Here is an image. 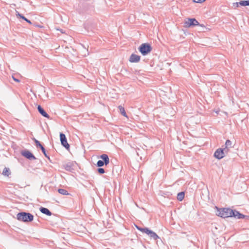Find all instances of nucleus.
Masks as SVG:
<instances>
[{
    "mask_svg": "<svg viewBox=\"0 0 249 249\" xmlns=\"http://www.w3.org/2000/svg\"><path fill=\"white\" fill-rule=\"evenodd\" d=\"M217 211L216 214L221 217L226 218V217H234L237 219H243L246 217H248V216L245 215L239 211L235 210H232L229 208H223L218 209L216 207Z\"/></svg>",
    "mask_w": 249,
    "mask_h": 249,
    "instance_id": "obj_1",
    "label": "nucleus"
},
{
    "mask_svg": "<svg viewBox=\"0 0 249 249\" xmlns=\"http://www.w3.org/2000/svg\"><path fill=\"white\" fill-rule=\"evenodd\" d=\"M34 216L30 213L21 212L17 214V219L19 221L25 223L32 222L34 220Z\"/></svg>",
    "mask_w": 249,
    "mask_h": 249,
    "instance_id": "obj_2",
    "label": "nucleus"
},
{
    "mask_svg": "<svg viewBox=\"0 0 249 249\" xmlns=\"http://www.w3.org/2000/svg\"><path fill=\"white\" fill-rule=\"evenodd\" d=\"M138 50L142 55H146L151 52L152 48L149 43H144L139 46Z\"/></svg>",
    "mask_w": 249,
    "mask_h": 249,
    "instance_id": "obj_3",
    "label": "nucleus"
},
{
    "mask_svg": "<svg viewBox=\"0 0 249 249\" xmlns=\"http://www.w3.org/2000/svg\"><path fill=\"white\" fill-rule=\"evenodd\" d=\"M196 26H203L195 18H189L188 20L186 21L184 23V26L187 28L193 27Z\"/></svg>",
    "mask_w": 249,
    "mask_h": 249,
    "instance_id": "obj_4",
    "label": "nucleus"
},
{
    "mask_svg": "<svg viewBox=\"0 0 249 249\" xmlns=\"http://www.w3.org/2000/svg\"><path fill=\"white\" fill-rule=\"evenodd\" d=\"M227 152L224 148H219L215 151L213 156L216 159L220 160L225 157V153Z\"/></svg>",
    "mask_w": 249,
    "mask_h": 249,
    "instance_id": "obj_5",
    "label": "nucleus"
},
{
    "mask_svg": "<svg viewBox=\"0 0 249 249\" xmlns=\"http://www.w3.org/2000/svg\"><path fill=\"white\" fill-rule=\"evenodd\" d=\"M60 140L61 142V145L63 147H64L66 149H69L70 145L67 142V139L66 137V135L62 132L60 133Z\"/></svg>",
    "mask_w": 249,
    "mask_h": 249,
    "instance_id": "obj_6",
    "label": "nucleus"
},
{
    "mask_svg": "<svg viewBox=\"0 0 249 249\" xmlns=\"http://www.w3.org/2000/svg\"><path fill=\"white\" fill-rule=\"evenodd\" d=\"M21 154L23 157L29 160H35L36 159L33 154L28 150L22 151Z\"/></svg>",
    "mask_w": 249,
    "mask_h": 249,
    "instance_id": "obj_7",
    "label": "nucleus"
},
{
    "mask_svg": "<svg viewBox=\"0 0 249 249\" xmlns=\"http://www.w3.org/2000/svg\"><path fill=\"white\" fill-rule=\"evenodd\" d=\"M141 56L134 53H132L129 57V61L131 63H138L140 61Z\"/></svg>",
    "mask_w": 249,
    "mask_h": 249,
    "instance_id": "obj_8",
    "label": "nucleus"
},
{
    "mask_svg": "<svg viewBox=\"0 0 249 249\" xmlns=\"http://www.w3.org/2000/svg\"><path fill=\"white\" fill-rule=\"evenodd\" d=\"M37 110L39 113L43 117L47 118L48 119L50 118V116L45 111V110L41 107L40 105H38L37 106Z\"/></svg>",
    "mask_w": 249,
    "mask_h": 249,
    "instance_id": "obj_9",
    "label": "nucleus"
},
{
    "mask_svg": "<svg viewBox=\"0 0 249 249\" xmlns=\"http://www.w3.org/2000/svg\"><path fill=\"white\" fill-rule=\"evenodd\" d=\"M99 158L101 159V160H102L104 162L106 163L107 164H108L109 163V159L107 154H104L100 156Z\"/></svg>",
    "mask_w": 249,
    "mask_h": 249,
    "instance_id": "obj_10",
    "label": "nucleus"
},
{
    "mask_svg": "<svg viewBox=\"0 0 249 249\" xmlns=\"http://www.w3.org/2000/svg\"><path fill=\"white\" fill-rule=\"evenodd\" d=\"M39 210L42 213L45 214L48 216H51L52 214L51 212L48 208L41 207L39 208Z\"/></svg>",
    "mask_w": 249,
    "mask_h": 249,
    "instance_id": "obj_11",
    "label": "nucleus"
},
{
    "mask_svg": "<svg viewBox=\"0 0 249 249\" xmlns=\"http://www.w3.org/2000/svg\"><path fill=\"white\" fill-rule=\"evenodd\" d=\"M33 140L35 142V143L36 144V146L37 148H40L41 150L44 149L45 148L41 144V143H40V142L39 141L37 140L35 138H33Z\"/></svg>",
    "mask_w": 249,
    "mask_h": 249,
    "instance_id": "obj_12",
    "label": "nucleus"
},
{
    "mask_svg": "<svg viewBox=\"0 0 249 249\" xmlns=\"http://www.w3.org/2000/svg\"><path fill=\"white\" fill-rule=\"evenodd\" d=\"M16 13H17L16 14L17 17L20 18H22V19H23L24 20L26 21L27 22H28V23H29L30 24H32V22L30 20L27 19L26 17H25L23 15L19 13L17 11L16 12Z\"/></svg>",
    "mask_w": 249,
    "mask_h": 249,
    "instance_id": "obj_13",
    "label": "nucleus"
},
{
    "mask_svg": "<svg viewBox=\"0 0 249 249\" xmlns=\"http://www.w3.org/2000/svg\"><path fill=\"white\" fill-rule=\"evenodd\" d=\"M232 142L230 140H227L226 141L225 144V147L224 148L227 152H228L229 151V147H231Z\"/></svg>",
    "mask_w": 249,
    "mask_h": 249,
    "instance_id": "obj_14",
    "label": "nucleus"
},
{
    "mask_svg": "<svg viewBox=\"0 0 249 249\" xmlns=\"http://www.w3.org/2000/svg\"><path fill=\"white\" fill-rule=\"evenodd\" d=\"M148 236L151 238L153 239L154 240H157L160 238L159 236L153 231H151L150 234H148Z\"/></svg>",
    "mask_w": 249,
    "mask_h": 249,
    "instance_id": "obj_15",
    "label": "nucleus"
},
{
    "mask_svg": "<svg viewBox=\"0 0 249 249\" xmlns=\"http://www.w3.org/2000/svg\"><path fill=\"white\" fill-rule=\"evenodd\" d=\"M64 168L67 171H71L72 170H73L72 167V164L70 162L64 165Z\"/></svg>",
    "mask_w": 249,
    "mask_h": 249,
    "instance_id": "obj_16",
    "label": "nucleus"
},
{
    "mask_svg": "<svg viewBox=\"0 0 249 249\" xmlns=\"http://www.w3.org/2000/svg\"><path fill=\"white\" fill-rule=\"evenodd\" d=\"M2 175L3 176L8 177L10 175H11V171L9 168L5 167L2 172Z\"/></svg>",
    "mask_w": 249,
    "mask_h": 249,
    "instance_id": "obj_17",
    "label": "nucleus"
},
{
    "mask_svg": "<svg viewBox=\"0 0 249 249\" xmlns=\"http://www.w3.org/2000/svg\"><path fill=\"white\" fill-rule=\"evenodd\" d=\"M185 196V193L184 192H181L178 194L177 195V199L180 201H182Z\"/></svg>",
    "mask_w": 249,
    "mask_h": 249,
    "instance_id": "obj_18",
    "label": "nucleus"
},
{
    "mask_svg": "<svg viewBox=\"0 0 249 249\" xmlns=\"http://www.w3.org/2000/svg\"><path fill=\"white\" fill-rule=\"evenodd\" d=\"M58 192L59 194L67 196V195H70V194L68 193V192L64 189H62V188L58 189Z\"/></svg>",
    "mask_w": 249,
    "mask_h": 249,
    "instance_id": "obj_19",
    "label": "nucleus"
},
{
    "mask_svg": "<svg viewBox=\"0 0 249 249\" xmlns=\"http://www.w3.org/2000/svg\"><path fill=\"white\" fill-rule=\"evenodd\" d=\"M239 3L240 5L242 6H249V0H240Z\"/></svg>",
    "mask_w": 249,
    "mask_h": 249,
    "instance_id": "obj_20",
    "label": "nucleus"
},
{
    "mask_svg": "<svg viewBox=\"0 0 249 249\" xmlns=\"http://www.w3.org/2000/svg\"><path fill=\"white\" fill-rule=\"evenodd\" d=\"M119 110H120V113H121V114L124 117H127L126 113L125 111V109H124V107L120 106H119Z\"/></svg>",
    "mask_w": 249,
    "mask_h": 249,
    "instance_id": "obj_21",
    "label": "nucleus"
},
{
    "mask_svg": "<svg viewBox=\"0 0 249 249\" xmlns=\"http://www.w3.org/2000/svg\"><path fill=\"white\" fill-rule=\"evenodd\" d=\"M96 166L98 167H101L104 165H106L107 166V164L106 163H105V162H104L102 160H99L97 163H96Z\"/></svg>",
    "mask_w": 249,
    "mask_h": 249,
    "instance_id": "obj_22",
    "label": "nucleus"
},
{
    "mask_svg": "<svg viewBox=\"0 0 249 249\" xmlns=\"http://www.w3.org/2000/svg\"><path fill=\"white\" fill-rule=\"evenodd\" d=\"M97 171L99 174H103L105 173V169L101 167H99Z\"/></svg>",
    "mask_w": 249,
    "mask_h": 249,
    "instance_id": "obj_23",
    "label": "nucleus"
},
{
    "mask_svg": "<svg viewBox=\"0 0 249 249\" xmlns=\"http://www.w3.org/2000/svg\"><path fill=\"white\" fill-rule=\"evenodd\" d=\"M41 151H42L43 154H44V155L45 156V157L46 158H47L50 161H51L50 157L47 154V152L46 151L45 148H44V150H42Z\"/></svg>",
    "mask_w": 249,
    "mask_h": 249,
    "instance_id": "obj_24",
    "label": "nucleus"
},
{
    "mask_svg": "<svg viewBox=\"0 0 249 249\" xmlns=\"http://www.w3.org/2000/svg\"><path fill=\"white\" fill-rule=\"evenodd\" d=\"M151 230H150L149 228H146V227H145V230L144 231V233L146 234L147 235H148V234H150V232L151 231Z\"/></svg>",
    "mask_w": 249,
    "mask_h": 249,
    "instance_id": "obj_25",
    "label": "nucleus"
},
{
    "mask_svg": "<svg viewBox=\"0 0 249 249\" xmlns=\"http://www.w3.org/2000/svg\"><path fill=\"white\" fill-rule=\"evenodd\" d=\"M205 0H193V1L194 2H195V3H202V2H204Z\"/></svg>",
    "mask_w": 249,
    "mask_h": 249,
    "instance_id": "obj_26",
    "label": "nucleus"
},
{
    "mask_svg": "<svg viewBox=\"0 0 249 249\" xmlns=\"http://www.w3.org/2000/svg\"><path fill=\"white\" fill-rule=\"evenodd\" d=\"M12 78L13 79V80L17 82H20V80L18 79H17L16 78H15L14 76H12Z\"/></svg>",
    "mask_w": 249,
    "mask_h": 249,
    "instance_id": "obj_27",
    "label": "nucleus"
},
{
    "mask_svg": "<svg viewBox=\"0 0 249 249\" xmlns=\"http://www.w3.org/2000/svg\"><path fill=\"white\" fill-rule=\"evenodd\" d=\"M239 2H235V3H233V6L236 7H238L239 5Z\"/></svg>",
    "mask_w": 249,
    "mask_h": 249,
    "instance_id": "obj_28",
    "label": "nucleus"
},
{
    "mask_svg": "<svg viewBox=\"0 0 249 249\" xmlns=\"http://www.w3.org/2000/svg\"><path fill=\"white\" fill-rule=\"evenodd\" d=\"M144 230H145V227L144 228L141 227V229H140V231H141L143 233Z\"/></svg>",
    "mask_w": 249,
    "mask_h": 249,
    "instance_id": "obj_29",
    "label": "nucleus"
},
{
    "mask_svg": "<svg viewBox=\"0 0 249 249\" xmlns=\"http://www.w3.org/2000/svg\"><path fill=\"white\" fill-rule=\"evenodd\" d=\"M135 227H136V228H137L139 231H140V229H141V227H140V226H137V225H135Z\"/></svg>",
    "mask_w": 249,
    "mask_h": 249,
    "instance_id": "obj_30",
    "label": "nucleus"
}]
</instances>
